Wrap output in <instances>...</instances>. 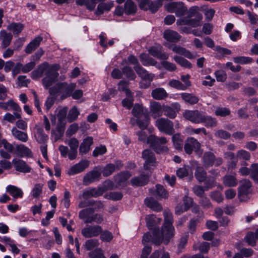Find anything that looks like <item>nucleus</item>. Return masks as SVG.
Returning a JSON list of instances; mask_svg holds the SVG:
<instances>
[{"label": "nucleus", "instance_id": "nucleus-1", "mask_svg": "<svg viewBox=\"0 0 258 258\" xmlns=\"http://www.w3.org/2000/svg\"><path fill=\"white\" fill-rule=\"evenodd\" d=\"M59 69V66L57 64L49 66L47 62H44L39 65L38 68L31 73V78L34 80H37L45 75L42 80L43 86L48 88L54 82L58 76L57 71Z\"/></svg>", "mask_w": 258, "mask_h": 258}, {"label": "nucleus", "instance_id": "nucleus-2", "mask_svg": "<svg viewBox=\"0 0 258 258\" xmlns=\"http://www.w3.org/2000/svg\"><path fill=\"white\" fill-rule=\"evenodd\" d=\"M164 223L161 232L154 231L153 242L156 245L160 244L162 241L165 244L168 243L170 239L174 234V228L172 225L173 218L172 213L168 211L164 212Z\"/></svg>", "mask_w": 258, "mask_h": 258}, {"label": "nucleus", "instance_id": "nucleus-3", "mask_svg": "<svg viewBox=\"0 0 258 258\" xmlns=\"http://www.w3.org/2000/svg\"><path fill=\"white\" fill-rule=\"evenodd\" d=\"M139 141L150 145L158 153H166L168 149L165 145L167 140L164 137L158 138L154 135L148 136L146 132L142 130L137 133Z\"/></svg>", "mask_w": 258, "mask_h": 258}, {"label": "nucleus", "instance_id": "nucleus-4", "mask_svg": "<svg viewBox=\"0 0 258 258\" xmlns=\"http://www.w3.org/2000/svg\"><path fill=\"white\" fill-rule=\"evenodd\" d=\"M140 59L142 64L145 66H155L159 69H161V67H163L166 70L170 72L174 71L176 69V67L174 63L167 61H163L161 62V64H158L157 61L153 58L149 57L145 54L143 53L140 55Z\"/></svg>", "mask_w": 258, "mask_h": 258}, {"label": "nucleus", "instance_id": "nucleus-5", "mask_svg": "<svg viewBox=\"0 0 258 258\" xmlns=\"http://www.w3.org/2000/svg\"><path fill=\"white\" fill-rule=\"evenodd\" d=\"M164 8L168 13H175L177 17L184 16L187 12V8L182 2L168 3L164 5Z\"/></svg>", "mask_w": 258, "mask_h": 258}, {"label": "nucleus", "instance_id": "nucleus-6", "mask_svg": "<svg viewBox=\"0 0 258 258\" xmlns=\"http://www.w3.org/2000/svg\"><path fill=\"white\" fill-rule=\"evenodd\" d=\"M94 210L92 208H87L82 210L79 213V217L86 223H91L93 222L100 224L103 220V217L100 214L92 215Z\"/></svg>", "mask_w": 258, "mask_h": 258}, {"label": "nucleus", "instance_id": "nucleus-7", "mask_svg": "<svg viewBox=\"0 0 258 258\" xmlns=\"http://www.w3.org/2000/svg\"><path fill=\"white\" fill-rule=\"evenodd\" d=\"M155 125L158 130L168 135H172L174 133L173 122L164 118L158 119L155 121Z\"/></svg>", "mask_w": 258, "mask_h": 258}, {"label": "nucleus", "instance_id": "nucleus-8", "mask_svg": "<svg viewBox=\"0 0 258 258\" xmlns=\"http://www.w3.org/2000/svg\"><path fill=\"white\" fill-rule=\"evenodd\" d=\"M163 5L161 0H157L154 2H151L149 0H141L139 1V7L144 10H149L152 13L156 12L159 8Z\"/></svg>", "mask_w": 258, "mask_h": 258}, {"label": "nucleus", "instance_id": "nucleus-9", "mask_svg": "<svg viewBox=\"0 0 258 258\" xmlns=\"http://www.w3.org/2000/svg\"><path fill=\"white\" fill-rule=\"evenodd\" d=\"M203 115V114L197 110H186L183 113V116L185 119L194 123H202Z\"/></svg>", "mask_w": 258, "mask_h": 258}, {"label": "nucleus", "instance_id": "nucleus-10", "mask_svg": "<svg viewBox=\"0 0 258 258\" xmlns=\"http://www.w3.org/2000/svg\"><path fill=\"white\" fill-rule=\"evenodd\" d=\"M134 69L138 74V75L143 80L147 81L148 84L147 85H143L141 84V87L147 88L148 87L150 83L153 80L155 75L152 73H149L144 68L141 66H137L134 67Z\"/></svg>", "mask_w": 258, "mask_h": 258}, {"label": "nucleus", "instance_id": "nucleus-11", "mask_svg": "<svg viewBox=\"0 0 258 258\" xmlns=\"http://www.w3.org/2000/svg\"><path fill=\"white\" fill-rule=\"evenodd\" d=\"M143 158L145 160L144 169L145 170L151 169L152 166H155L156 159L154 153L150 150H145L142 154Z\"/></svg>", "mask_w": 258, "mask_h": 258}, {"label": "nucleus", "instance_id": "nucleus-12", "mask_svg": "<svg viewBox=\"0 0 258 258\" xmlns=\"http://www.w3.org/2000/svg\"><path fill=\"white\" fill-rule=\"evenodd\" d=\"M89 161L87 160H82L79 163L72 166L68 171L69 175H74L83 172L89 165Z\"/></svg>", "mask_w": 258, "mask_h": 258}, {"label": "nucleus", "instance_id": "nucleus-13", "mask_svg": "<svg viewBox=\"0 0 258 258\" xmlns=\"http://www.w3.org/2000/svg\"><path fill=\"white\" fill-rule=\"evenodd\" d=\"M102 231L100 226H89L82 230V234L85 238L95 237L100 234Z\"/></svg>", "mask_w": 258, "mask_h": 258}, {"label": "nucleus", "instance_id": "nucleus-14", "mask_svg": "<svg viewBox=\"0 0 258 258\" xmlns=\"http://www.w3.org/2000/svg\"><path fill=\"white\" fill-rule=\"evenodd\" d=\"M180 109V105L177 102L171 104L170 106L163 107L164 115L170 118H174Z\"/></svg>", "mask_w": 258, "mask_h": 258}, {"label": "nucleus", "instance_id": "nucleus-15", "mask_svg": "<svg viewBox=\"0 0 258 258\" xmlns=\"http://www.w3.org/2000/svg\"><path fill=\"white\" fill-rule=\"evenodd\" d=\"M200 148V144L194 138H188L184 145V150L187 154H190L194 150L197 151Z\"/></svg>", "mask_w": 258, "mask_h": 258}, {"label": "nucleus", "instance_id": "nucleus-16", "mask_svg": "<svg viewBox=\"0 0 258 258\" xmlns=\"http://www.w3.org/2000/svg\"><path fill=\"white\" fill-rule=\"evenodd\" d=\"M12 163L15 169L23 173H29L31 171V168L24 161L14 158L12 160Z\"/></svg>", "mask_w": 258, "mask_h": 258}, {"label": "nucleus", "instance_id": "nucleus-17", "mask_svg": "<svg viewBox=\"0 0 258 258\" xmlns=\"http://www.w3.org/2000/svg\"><path fill=\"white\" fill-rule=\"evenodd\" d=\"M161 46L158 45L151 47L149 50V53L154 57L160 59H167L169 55L168 54L161 52Z\"/></svg>", "mask_w": 258, "mask_h": 258}, {"label": "nucleus", "instance_id": "nucleus-18", "mask_svg": "<svg viewBox=\"0 0 258 258\" xmlns=\"http://www.w3.org/2000/svg\"><path fill=\"white\" fill-rule=\"evenodd\" d=\"M214 185V181L212 179L211 181H207L206 182L205 188L199 185H195L192 188V191L197 196L202 198L205 195V190L211 188Z\"/></svg>", "mask_w": 258, "mask_h": 258}, {"label": "nucleus", "instance_id": "nucleus-19", "mask_svg": "<svg viewBox=\"0 0 258 258\" xmlns=\"http://www.w3.org/2000/svg\"><path fill=\"white\" fill-rule=\"evenodd\" d=\"M132 113L137 118H142V117L147 116V115H149L147 109L139 104H135Z\"/></svg>", "mask_w": 258, "mask_h": 258}, {"label": "nucleus", "instance_id": "nucleus-20", "mask_svg": "<svg viewBox=\"0 0 258 258\" xmlns=\"http://www.w3.org/2000/svg\"><path fill=\"white\" fill-rule=\"evenodd\" d=\"M163 107L161 104L157 102H152L150 104V113L154 118L162 115Z\"/></svg>", "mask_w": 258, "mask_h": 258}, {"label": "nucleus", "instance_id": "nucleus-21", "mask_svg": "<svg viewBox=\"0 0 258 258\" xmlns=\"http://www.w3.org/2000/svg\"><path fill=\"white\" fill-rule=\"evenodd\" d=\"M14 153L20 157H31L32 152L27 147L23 144L16 146Z\"/></svg>", "mask_w": 258, "mask_h": 258}, {"label": "nucleus", "instance_id": "nucleus-22", "mask_svg": "<svg viewBox=\"0 0 258 258\" xmlns=\"http://www.w3.org/2000/svg\"><path fill=\"white\" fill-rule=\"evenodd\" d=\"M100 176V171L94 170L86 174L84 177L83 182L86 185L89 184L96 180L98 179Z\"/></svg>", "mask_w": 258, "mask_h": 258}, {"label": "nucleus", "instance_id": "nucleus-23", "mask_svg": "<svg viewBox=\"0 0 258 258\" xmlns=\"http://www.w3.org/2000/svg\"><path fill=\"white\" fill-rule=\"evenodd\" d=\"M66 122H58L55 130L51 131L52 136L55 141H57L63 136L65 129Z\"/></svg>", "mask_w": 258, "mask_h": 258}, {"label": "nucleus", "instance_id": "nucleus-24", "mask_svg": "<svg viewBox=\"0 0 258 258\" xmlns=\"http://www.w3.org/2000/svg\"><path fill=\"white\" fill-rule=\"evenodd\" d=\"M163 37L167 41L171 42H176L180 40L181 36L177 32L168 29L164 31Z\"/></svg>", "mask_w": 258, "mask_h": 258}, {"label": "nucleus", "instance_id": "nucleus-25", "mask_svg": "<svg viewBox=\"0 0 258 258\" xmlns=\"http://www.w3.org/2000/svg\"><path fill=\"white\" fill-rule=\"evenodd\" d=\"M172 50L174 52L182 55L190 59H194L197 56V54L196 53L195 54H192L189 50L180 46H174L172 48Z\"/></svg>", "mask_w": 258, "mask_h": 258}, {"label": "nucleus", "instance_id": "nucleus-26", "mask_svg": "<svg viewBox=\"0 0 258 258\" xmlns=\"http://www.w3.org/2000/svg\"><path fill=\"white\" fill-rule=\"evenodd\" d=\"M93 142V138L91 137H87L84 139L79 148L80 154H85L87 153L90 151Z\"/></svg>", "mask_w": 258, "mask_h": 258}, {"label": "nucleus", "instance_id": "nucleus-27", "mask_svg": "<svg viewBox=\"0 0 258 258\" xmlns=\"http://www.w3.org/2000/svg\"><path fill=\"white\" fill-rule=\"evenodd\" d=\"M0 108L5 110H14V111H21L20 107L14 102L12 100H10L7 102H0Z\"/></svg>", "mask_w": 258, "mask_h": 258}, {"label": "nucleus", "instance_id": "nucleus-28", "mask_svg": "<svg viewBox=\"0 0 258 258\" xmlns=\"http://www.w3.org/2000/svg\"><path fill=\"white\" fill-rule=\"evenodd\" d=\"M6 191L9 192L14 199L22 198L23 196L22 190L16 186L9 185L6 187Z\"/></svg>", "mask_w": 258, "mask_h": 258}, {"label": "nucleus", "instance_id": "nucleus-29", "mask_svg": "<svg viewBox=\"0 0 258 258\" xmlns=\"http://www.w3.org/2000/svg\"><path fill=\"white\" fill-rule=\"evenodd\" d=\"M21 111H15L13 114L10 113H7L3 116L2 120V124H5L6 121L14 123L16 119H20L21 118Z\"/></svg>", "mask_w": 258, "mask_h": 258}, {"label": "nucleus", "instance_id": "nucleus-30", "mask_svg": "<svg viewBox=\"0 0 258 258\" xmlns=\"http://www.w3.org/2000/svg\"><path fill=\"white\" fill-rule=\"evenodd\" d=\"M151 95L156 100H163L167 97L168 93L164 88H157L152 91Z\"/></svg>", "mask_w": 258, "mask_h": 258}, {"label": "nucleus", "instance_id": "nucleus-31", "mask_svg": "<svg viewBox=\"0 0 258 258\" xmlns=\"http://www.w3.org/2000/svg\"><path fill=\"white\" fill-rule=\"evenodd\" d=\"M13 36L11 33H8L3 30L0 32V38L2 41V47L4 49L8 47L11 43Z\"/></svg>", "mask_w": 258, "mask_h": 258}, {"label": "nucleus", "instance_id": "nucleus-32", "mask_svg": "<svg viewBox=\"0 0 258 258\" xmlns=\"http://www.w3.org/2000/svg\"><path fill=\"white\" fill-rule=\"evenodd\" d=\"M76 84L71 83L70 85H68L66 83H60L57 85L58 86V92H64L66 93L67 96H70L72 92L76 88Z\"/></svg>", "mask_w": 258, "mask_h": 258}, {"label": "nucleus", "instance_id": "nucleus-33", "mask_svg": "<svg viewBox=\"0 0 258 258\" xmlns=\"http://www.w3.org/2000/svg\"><path fill=\"white\" fill-rule=\"evenodd\" d=\"M122 166V163L120 161L116 162V165H114L112 164H107L103 169L102 171V174L104 176H108L111 175L116 169H119Z\"/></svg>", "mask_w": 258, "mask_h": 258}, {"label": "nucleus", "instance_id": "nucleus-34", "mask_svg": "<svg viewBox=\"0 0 258 258\" xmlns=\"http://www.w3.org/2000/svg\"><path fill=\"white\" fill-rule=\"evenodd\" d=\"M34 137L40 144L45 143L48 139V136L44 133L43 128L39 127H37Z\"/></svg>", "mask_w": 258, "mask_h": 258}, {"label": "nucleus", "instance_id": "nucleus-35", "mask_svg": "<svg viewBox=\"0 0 258 258\" xmlns=\"http://www.w3.org/2000/svg\"><path fill=\"white\" fill-rule=\"evenodd\" d=\"M42 40V37L37 36L26 47L25 52L27 53H31L34 51L40 44Z\"/></svg>", "mask_w": 258, "mask_h": 258}, {"label": "nucleus", "instance_id": "nucleus-36", "mask_svg": "<svg viewBox=\"0 0 258 258\" xmlns=\"http://www.w3.org/2000/svg\"><path fill=\"white\" fill-rule=\"evenodd\" d=\"M114 4L113 2H110L107 3H100L98 5L96 11V14L100 15L103 13L104 12H108L111 10L113 7Z\"/></svg>", "mask_w": 258, "mask_h": 258}, {"label": "nucleus", "instance_id": "nucleus-37", "mask_svg": "<svg viewBox=\"0 0 258 258\" xmlns=\"http://www.w3.org/2000/svg\"><path fill=\"white\" fill-rule=\"evenodd\" d=\"M147 226L149 229L153 228L157 224H159L162 221V219L157 218L153 215H148L146 218Z\"/></svg>", "mask_w": 258, "mask_h": 258}, {"label": "nucleus", "instance_id": "nucleus-38", "mask_svg": "<svg viewBox=\"0 0 258 258\" xmlns=\"http://www.w3.org/2000/svg\"><path fill=\"white\" fill-rule=\"evenodd\" d=\"M12 134L16 139L22 142H26L28 140V137L26 133L18 130L16 127H13L12 129Z\"/></svg>", "mask_w": 258, "mask_h": 258}, {"label": "nucleus", "instance_id": "nucleus-39", "mask_svg": "<svg viewBox=\"0 0 258 258\" xmlns=\"http://www.w3.org/2000/svg\"><path fill=\"white\" fill-rule=\"evenodd\" d=\"M251 187V183L247 179H243L241 181V184L239 191V197L240 198L241 195H246L249 192V189Z\"/></svg>", "mask_w": 258, "mask_h": 258}, {"label": "nucleus", "instance_id": "nucleus-40", "mask_svg": "<svg viewBox=\"0 0 258 258\" xmlns=\"http://www.w3.org/2000/svg\"><path fill=\"white\" fill-rule=\"evenodd\" d=\"M145 204L155 211H160L162 207L160 204L152 198H147L145 200Z\"/></svg>", "mask_w": 258, "mask_h": 258}, {"label": "nucleus", "instance_id": "nucleus-41", "mask_svg": "<svg viewBox=\"0 0 258 258\" xmlns=\"http://www.w3.org/2000/svg\"><path fill=\"white\" fill-rule=\"evenodd\" d=\"M181 98L186 102L190 104H194L198 103L199 99L196 96L187 93H182L180 94Z\"/></svg>", "mask_w": 258, "mask_h": 258}, {"label": "nucleus", "instance_id": "nucleus-42", "mask_svg": "<svg viewBox=\"0 0 258 258\" xmlns=\"http://www.w3.org/2000/svg\"><path fill=\"white\" fill-rule=\"evenodd\" d=\"M7 28L9 31H13L14 35H18L23 30L24 26L20 23H12L8 26Z\"/></svg>", "mask_w": 258, "mask_h": 258}, {"label": "nucleus", "instance_id": "nucleus-43", "mask_svg": "<svg viewBox=\"0 0 258 258\" xmlns=\"http://www.w3.org/2000/svg\"><path fill=\"white\" fill-rule=\"evenodd\" d=\"M137 10V7L132 0H127L124 4V12L127 15L134 14Z\"/></svg>", "mask_w": 258, "mask_h": 258}, {"label": "nucleus", "instance_id": "nucleus-44", "mask_svg": "<svg viewBox=\"0 0 258 258\" xmlns=\"http://www.w3.org/2000/svg\"><path fill=\"white\" fill-rule=\"evenodd\" d=\"M192 171L188 166H184L179 168L176 171L177 176L180 178L187 176L189 174H192Z\"/></svg>", "mask_w": 258, "mask_h": 258}, {"label": "nucleus", "instance_id": "nucleus-45", "mask_svg": "<svg viewBox=\"0 0 258 258\" xmlns=\"http://www.w3.org/2000/svg\"><path fill=\"white\" fill-rule=\"evenodd\" d=\"M202 122L204 123L205 126L215 127L217 125V120L215 118L210 116L203 115Z\"/></svg>", "mask_w": 258, "mask_h": 258}, {"label": "nucleus", "instance_id": "nucleus-46", "mask_svg": "<svg viewBox=\"0 0 258 258\" xmlns=\"http://www.w3.org/2000/svg\"><path fill=\"white\" fill-rule=\"evenodd\" d=\"M148 176L144 175H141L138 177H136L132 179L131 182L133 185L137 186H143L146 184L148 182Z\"/></svg>", "mask_w": 258, "mask_h": 258}, {"label": "nucleus", "instance_id": "nucleus-47", "mask_svg": "<svg viewBox=\"0 0 258 258\" xmlns=\"http://www.w3.org/2000/svg\"><path fill=\"white\" fill-rule=\"evenodd\" d=\"M174 61L182 67L190 69L192 67L191 63L185 58L175 55L173 57Z\"/></svg>", "mask_w": 258, "mask_h": 258}, {"label": "nucleus", "instance_id": "nucleus-48", "mask_svg": "<svg viewBox=\"0 0 258 258\" xmlns=\"http://www.w3.org/2000/svg\"><path fill=\"white\" fill-rule=\"evenodd\" d=\"M143 117V119L142 118L137 119V124L141 129L145 130L149 124L150 117L149 115H147V116H144Z\"/></svg>", "mask_w": 258, "mask_h": 258}, {"label": "nucleus", "instance_id": "nucleus-49", "mask_svg": "<svg viewBox=\"0 0 258 258\" xmlns=\"http://www.w3.org/2000/svg\"><path fill=\"white\" fill-rule=\"evenodd\" d=\"M214 156L211 153H207L204 155V164L206 167H208L211 166L215 164V162L214 161ZM220 162H221L220 161ZM220 163H215L216 165H219Z\"/></svg>", "mask_w": 258, "mask_h": 258}, {"label": "nucleus", "instance_id": "nucleus-50", "mask_svg": "<svg viewBox=\"0 0 258 258\" xmlns=\"http://www.w3.org/2000/svg\"><path fill=\"white\" fill-rule=\"evenodd\" d=\"M89 258H106L103 251L100 248H96L88 253Z\"/></svg>", "mask_w": 258, "mask_h": 258}, {"label": "nucleus", "instance_id": "nucleus-51", "mask_svg": "<svg viewBox=\"0 0 258 258\" xmlns=\"http://www.w3.org/2000/svg\"><path fill=\"white\" fill-rule=\"evenodd\" d=\"M172 141L176 149H181L182 147L183 142L181 136L179 134H174L172 137Z\"/></svg>", "mask_w": 258, "mask_h": 258}, {"label": "nucleus", "instance_id": "nucleus-52", "mask_svg": "<svg viewBox=\"0 0 258 258\" xmlns=\"http://www.w3.org/2000/svg\"><path fill=\"white\" fill-rule=\"evenodd\" d=\"M99 243L98 239H91L87 240L84 244V247L87 250H90L93 248L98 247Z\"/></svg>", "mask_w": 258, "mask_h": 258}, {"label": "nucleus", "instance_id": "nucleus-53", "mask_svg": "<svg viewBox=\"0 0 258 258\" xmlns=\"http://www.w3.org/2000/svg\"><path fill=\"white\" fill-rule=\"evenodd\" d=\"M126 97L122 100V105L123 107L130 109L133 105L134 98L132 93L130 95H126Z\"/></svg>", "mask_w": 258, "mask_h": 258}, {"label": "nucleus", "instance_id": "nucleus-54", "mask_svg": "<svg viewBox=\"0 0 258 258\" xmlns=\"http://www.w3.org/2000/svg\"><path fill=\"white\" fill-rule=\"evenodd\" d=\"M195 176L199 182H202L206 179V173L202 167H198L195 172Z\"/></svg>", "mask_w": 258, "mask_h": 258}, {"label": "nucleus", "instance_id": "nucleus-55", "mask_svg": "<svg viewBox=\"0 0 258 258\" xmlns=\"http://www.w3.org/2000/svg\"><path fill=\"white\" fill-rule=\"evenodd\" d=\"M57 113L56 114L58 122H65V119L68 112V108L67 107L60 108L57 110Z\"/></svg>", "mask_w": 258, "mask_h": 258}, {"label": "nucleus", "instance_id": "nucleus-56", "mask_svg": "<svg viewBox=\"0 0 258 258\" xmlns=\"http://www.w3.org/2000/svg\"><path fill=\"white\" fill-rule=\"evenodd\" d=\"M168 85L172 88H176L179 90H185V87L183 84L178 80H172L168 83Z\"/></svg>", "mask_w": 258, "mask_h": 258}, {"label": "nucleus", "instance_id": "nucleus-57", "mask_svg": "<svg viewBox=\"0 0 258 258\" xmlns=\"http://www.w3.org/2000/svg\"><path fill=\"white\" fill-rule=\"evenodd\" d=\"M159 198H166L167 193L163 187L161 185H157L155 194Z\"/></svg>", "mask_w": 258, "mask_h": 258}, {"label": "nucleus", "instance_id": "nucleus-58", "mask_svg": "<svg viewBox=\"0 0 258 258\" xmlns=\"http://www.w3.org/2000/svg\"><path fill=\"white\" fill-rule=\"evenodd\" d=\"M79 111L76 107H73L69 112L68 119L70 121L75 120L79 115Z\"/></svg>", "mask_w": 258, "mask_h": 258}, {"label": "nucleus", "instance_id": "nucleus-59", "mask_svg": "<svg viewBox=\"0 0 258 258\" xmlns=\"http://www.w3.org/2000/svg\"><path fill=\"white\" fill-rule=\"evenodd\" d=\"M122 73L130 80H134L136 77V74L133 70L129 67H124L122 69Z\"/></svg>", "mask_w": 258, "mask_h": 258}, {"label": "nucleus", "instance_id": "nucleus-60", "mask_svg": "<svg viewBox=\"0 0 258 258\" xmlns=\"http://www.w3.org/2000/svg\"><path fill=\"white\" fill-rule=\"evenodd\" d=\"M203 16L201 14H198L195 19H189V25L193 27H197L201 25Z\"/></svg>", "mask_w": 258, "mask_h": 258}, {"label": "nucleus", "instance_id": "nucleus-61", "mask_svg": "<svg viewBox=\"0 0 258 258\" xmlns=\"http://www.w3.org/2000/svg\"><path fill=\"white\" fill-rule=\"evenodd\" d=\"M246 242L250 245L254 246L256 243L257 238L253 232H248L245 237Z\"/></svg>", "mask_w": 258, "mask_h": 258}, {"label": "nucleus", "instance_id": "nucleus-62", "mask_svg": "<svg viewBox=\"0 0 258 258\" xmlns=\"http://www.w3.org/2000/svg\"><path fill=\"white\" fill-rule=\"evenodd\" d=\"M128 82L126 81H120L118 84V89L119 91H124L126 95H130L131 93L127 88Z\"/></svg>", "mask_w": 258, "mask_h": 258}, {"label": "nucleus", "instance_id": "nucleus-63", "mask_svg": "<svg viewBox=\"0 0 258 258\" xmlns=\"http://www.w3.org/2000/svg\"><path fill=\"white\" fill-rule=\"evenodd\" d=\"M113 235L112 233L108 231H104L101 232L100 235V239L102 241L104 242H110L113 239Z\"/></svg>", "mask_w": 258, "mask_h": 258}, {"label": "nucleus", "instance_id": "nucleus-64", "mask_svg": "<svg viewBox=\"0 0 258 258\" xmlns=\"http://www.w3.org/2000/svg\"><path fill=\"white\" fill-rule=\"evenodd\" d=\"M107 151L106 148L105 146L100 145L99 147L95 148L93 152V155L94 157H97L99 155L104 154Z\"/></svg>", "mask_w": 258, "mask_h": 258}]
</instances>
